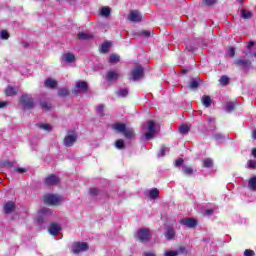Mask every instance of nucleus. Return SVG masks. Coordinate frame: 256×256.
<instances>
[{
    "instance_id": "nucleus-1",
    "label": "nucleus",
    "mask_w": 256,
    "mask_h": 256,
    "mask_svg": "<svg viewBox=\"0 0 256 256\" xmlns=\"http://www.w3.org/2000/svg\"><path fill=\"white\" fill-rule=\"evenodd\" d=\"M136 238L141 243H147V241H149V239H151V230L146 229V228H142V229L138 230L136 233Z\"/></svg>"
},
{
    "instance_id": "nucleus-2",
    "label": "nucleus",
    "mask_w": 256,
    "mask_h": 256,
    "mask_svg": "<svg viewBox=\"0 0 256 256\" xmlns=\"http://www.w3.org/2000/svg\"><path fill=\"white\" fill-rule=\"evenodd\" d=\"M145 77V69H143V66H136L132 72L130 79L132 81H141Z\"/></svg>"
},
{
    "instance_id": "nucleus-3",
    "label": "nucleus",
    "mask_w": 256,
    "mask_h": 256,
    "mask_svg": "<svg viewBox=\"0 0 256 256\" xmlns=\"http://www.w3.org/2000/svg\"><path fill=\"white\" fill-rule=\"evenodd\" d=\"M77 141V133L75 131H68V134L64 137L63 143L65 147H73Z\"/></svg>"
},
{
    "instance_id": "nucleus-4",
    "label": "nucleus",
    "mask_w": 256,
    "mask_h": 256,
    "mask_svg": "<svg viewBox=\"0 0 256 256\" xmlns=\"http://www.w3.org/2000/svg\"><path fill=\"white\" fill-rule=\"evenodd\" d=\"M20 103L23 105L24 109H33L35 105L33 97H31L30 94H23L20 98Z\"/></svg>"
},
{
    "instance_id": "nucleus-5",
    "label": "nucleus",
    "mask_w": 256,
    "mask_h": 256,
    "mask_svg": "<svg viewBox=\"0 0 256 256\" xmlns=\"http://www.w3.org/2000/svg\"><path fill=\"white\" fill-rule=\"evenodd\" d=\"M89 250V244L86 242H76L72 245V252L75 255H79V253H83V251Z\"/></svg>"
},
{
    "instance_id": "nucleus-6",
    "label": "nucleus",
    "mask_w": 256,
    "mask_h": 256,
    "mask_svg": "<svg viewBox=\"0 0 256 256\" xmlns=\"http://www.w3.org/2000/svg\"><path fill=\"white\" fill-rule=\"evenodd\" d=\"M44 203L46 205H59V203H61V196L47 194L44 196Z\"/></svg>"
},
{
    "instance_id": "nucleus-7",
    "label": "nucleus",
    "mask_w": 256,
    "mask_h": 256,
    "mask_svg": "<svg viewBox=\"0 0 256 256\" xmlns=\"http://www.w3.org/2000/svg\"><path fill=\"white\" fill-rule=\"evenodd\" d=\"M147 131L145 139H147V141H151V139L155 137V122L153 120H149L147 122Z\"/></svg>"
},
{
    "instance_id": "nucleus-8",
    "label": "nucleus",
    "mask_w": 256,
    "mask_h": 256,
    "mask_svg": "<svg viewBox=\"0 0 256 256\" xmlns=\"http://www.w3.org/2000/svg\"><path fill=\"white\" fill-rule=\"evenodd\" d=\"M87 82L85 81H78L76 83L75 88L72 90V93H74L75 95H79V93H87Z\"/></svg>"
},
{
    "instance_id": "nucleus-9",
    "label": "nucleus",
    "mask_w": 256,
    "mask_h": 256,
    "mask_svg": "<svg viewBox=\"0 0 256 256\" xmlns=\"http://www.w3.org/2000/svg\"><path fill=\"white\" fill-rule=\"evenodd\" d=\"M180 224L188 227V229H193L197 227V220L195 218H183L180 220Z\"/></svg>"
},
{
    "instance_id": "nucleus-10",
    "label": "nucleus",
    "mask_w": 256,
    "mask_h": 256,
    "mask_svg": "<svg viewBox=\"0 0 256 256\" xmlns=\"http://www.w3.org/2000/svg\"><path fill=\"white\" fill-rule=\"evenodd\" d=\"M234 65H236V67H239V69H249L251 62L249 61V59L239 58L234 61Z\"/></svg>"
},
{
    "instance_id": "nucleus-11",
    "label": "nucleus",
    "mask_w": 256,
    "mask_h": 256,
    "mask_svg": "<svg viewBox=\"0 0 256 256\" xmlns=\"http://www.w3.org/2000/svg\"><path fill=\"white\" fill-rule=\"evenodd\" d=\"M119 79V71L117 70H110L106 74V80L108 83H113L114 81H117Z\"/></svg>"
},
{
    "instance_id": "nucleus-12",
    "label": "nucleus",
    "mask_w": 256,
    "mask_h": 256,
    "mask_svg": "<svg viewBox=\"0 0 256 256\" xmlns=\"http://www.w3.org/2000/svg\"><path fill=\"white\" fill-rule=\"evenodd\" d=\"M51 209L49 208H42L38 211V217H37V222L41 225L43 223V217L47 215H51Z\"/></svg>"
},
{
    "instance_id": "nucleus-13",
    "label": "nucleus",
    "mask_w": 256,
    "mask_h": 256,
    "mask_svg": "<svg viewBox=\"0 0 256 256\" xmlns=\"http://www.w3.org/2000/svg\"><path fill=\"white\" fill-rule=\"evenodd\" d=\"M129 21L132 23H139L141 21V13L137 10H132L128 16Z\"/></svg>"
},
{
    "instance_id": "nucleus-14",
    "label": "nucleus",
    "mask_w": 256,
    "mask_h": 256,
    "mask_svg": "<svg viewBox=\"0 0 256 256\" xmlns=\"http://www.w3.org/2000/svg\"><path fill=\"white\" fill-rule=\"evenodd\" d=\"M57 183H59V177H57V175L52 174V175L46 177V179H45V185H47L48 187L57 185Z\"/></svg>"
},
{
    "instance_id": "nucleus-15",
    "label": "nucleus",
    "mask_w": 256,
    "mask_h": 256,
    "mask_svg": "<svg viewBox=\"0 0 256 256\" xmlns=\"http://www.w3.org/2000/svg\"><path fill=\"white\" fill-rule=\"evenodd\" d=\"M61 60L64 63H75V54L71 53V52H66L62 55Z\"/></svg>"
},
{
    "instance_id": "nucleus-16",
    "label": "nucleus",
    "mask_w": 256,
    "mask_h": 256,
    "mask_svg": "<svg viewBox=\"0 0 256 256\" xmlns=\"http://www.w3.org/2000/svg\"><path fill=\"white\" fill-rule=\"evenodd\" d=\"M185 253V247H180L177 250L166 251L164 256H178Z\"/></svg>"
},
{
    "instance_id": "nucleus-17",
    "label": "nucleus",
    "mask_w": 256,
    "mask_h": 256,
    "mask_svg": "<svg viewBox=\"0 0 256 256\" xmlns=\"http://www.w3.org/2000/svg\"><path fill=\"white\" fill-rule=\"evenodd\" d=\"M13 211H15V202L13 201H8L5 205H4V212L9 214V213H13Z\"/></svg>"
},
{
    "instance_id": "nucleus-18",
    "label": "nucleus",
    "mask_w": 256,
    "mask_h": 256,
    "mask_svg": "<svg viewBox=\"0 0 256 256\" xmlns=\"http://www.w3.org/2000/svg\"><path fill=\"white\" fill-rule=\"evenodd\" d=\"M50 235H59V231H61V226L59 224H52L48 229Z\"/></svg>"
},
{
    "instance_id": "nucleus-19",
    "label": "nucleus",
    "mask_w": 256,
    "mask_h": 256,
    "mask_svg": "<svg viewBox=\"0 0 256 256\" xmlns=\"http://www.w3.org/2000/svg\"><path fill=\"white\" fill-rule=\"evenodd\" d=\"M112 128L114 129V131H117L118 133H124L125 129H127V126L123 123H116L112 125Z\"/></svg>"
},
{
    "instance_id": "nucleus-20",
    "label": "nucleus",
    "mask_w": 256,
    "mask_h": 256,
    "mask_svg": "<svg viewBox=\"0 0 256 256\" xmlns=\"http://www.w3.org/2000/svg\"><path fill=\"white\" fill-rule=\"evenodd\" d=\"M123 135L126 139H133L135 137V130L133 128H125Z\"/></svg>"
},
{
    "instance_id": "nucleus-21",
    "label": "nucleus",
    "mask_w": 256,
    "mask_h": 256,
    "mask_svg": "<svg viewBox=\"0 0 256 256\" xmlns=\"http://www.w3.org/2000/svg\"><path fill=\"white\" fill-rule=\"evenodd\" d=\"M45 87H49L50 89H55L57 87V81L48 78L44 82Z\"/></svg>"
},
{
    "instance_id": "nucleus-22",
    "label": "nucleus",
    "mask_w": 256,
    "mask_h": 256,
    "mask_svg": "<svg viewBox=\"0 0 256 256\" xmlns=\"http://www.w3.org/2000/svg\"><path fill=\"white\" fill-rule=\"evenodd\" d=\"M17 91V88L8 86L5 90V94L8 95V97H13V95H17Z\"/></svg>"
},
{
    "instance_id": "nucleus-23",
    "label": "nucleus",
    "mask_w": 256,
    "mask_h": 256,
    "mask_svg": "<svg viewBox=\"0 0 256 256\" xmlns=\"http://www.w3.org/2000/svg\"><path fill=\"white\" fill-rule=\"evenodd\" d=\"M166 239L171 241V239H175V229L168 228L165 234Z\"/></svg>"
},
{
    "instance_id": "nucleus-24",
    "label": "nucleus",
    "mask_w": 256,
    "mask_h": 256,
    "mask_svg": "<svg viewBox=\"0 0 256 256\" xmlns=\"http://www.w3.org/2000/svg\"><path fill=\"white\" fill-rule=\"evenodd\" d=\"M100 15L102 17H109L111 15V8L102 7L101 10H100Z\"/></svg>"
},
{
    "instance_id": "nucleus-25",
    "label": "nucleus",
    "mask_w": 256,
    "mask_h": 256,
    "mask_svg": "<svg viewBox=\"0 0 256 256\" xmlns=\"http://www.w3.org/2000/svg\"><path fill=\"white\" fill-rule=\"evenodd\" d=\"M238 103L237 102H227L225 104V110L228 112V113H231V111H233V109H235V106L237 105Z\"/></svg>"
},
{
    "instance_id": "nucleus-26",
    "label": "nucleus",
    "mask_w": 256,
    "mask_h": 256,
    "mask_svg": "<svg viewBox=\"0 0 256 256\" xmlns=\"http://www.w3.org/2000/svg\"><path fill=\"white\" fill-rule=\"evenodd\" d=\"M248 187L251 191H256V176L250 178L248 182Z\"/></svg>"
},
{
    "instance_id": "nucleus-27",
    "label": "nucleus",
    "mask_w": 256,
    "mask_h": 256,
    "mask_svg": "<svg viewBox=\"0 0 256 256\" xmlns=\"http://www.w3.org/2000/svg\"><path fill=\"white\" fill-rule=\"evenodd\" d=\"M203 167L207 168V169H211V167H213V159L211 158H206L203 160Z\"/></svg>"
},
{
    "instance_id": "nucleus-28",
    "label": "nucleus",
    "mask_w": 256,
    "mask_h": 256,
    "mask_svg": "<svg viewBox=\"0 0 256 256\" xmlns=\"http://www.w3.org/2000/svg\"><path fill=\"white\" fill-rule=\"evenodd\" d=\"M169 153V148L162 146L157 154V157H165Z\"/></svg>"
},
{
    "instance_id": "nucleus-29",
    "label": "nucleus",
    "mask_w": 256,
    "mask_h": 256,
    "mask_svg": "<svg viewBox=\"0 0 256 256\" xmlns=\"http://www.w3.org/2000/svg\"><path fill=\"white\" fill-rule=\"evenodd\" d=\"M149 197L150 199H157L159 197V190L156 188H153L149 191Z\"/></svg>"
},
{
    "instance_id": "nucleus-30",
    "label": "nucleus",
    "mask_w": 256,
    "mask_h": 256,
    "mask_svg": "<svg viewBox=\"0 0 256 256\" xmlns=\"http://www.w3.org/2000/svg\"><path fill=\"white\" fill-rule=\"evenodd\" d=\"M202 104L204 107H211V97L210 96H203L202 97Z\"/></svg>"
},
{
    "instance_id": "nucleus-31",
    "label": "nucleus",
    "mask_w": 256,
    "mask_h": 256,
    "mask_svg": "<svg viewBox=\"0 0 256 256\" xmlns=\"http://www.w3.org/2000/svg\"><path fill=\"white\" fill-rule=\"evenodd\" d=\"M129 95V90L127 88L120 89L117 91V97H127Z\"/></svg>"
},
{
    "instance_id": "nucleus-32",
    "label": "nucleus",
    "mask_w": 256,
    "mask_h": 256,
    "mask_svg": "<svg viewBox=\"0 0 256 256\" xmlns=\"http://www.w3.org/2000/svg\"><path fill=\"white\" fill-rule=\"evenodd\" d=\"M119 61H120L119 55H117V54L110 55L109 63L115 64V63H119Z\"/></svg>"
},
{
    "instance_id": "nucleus-33",
    "label": "nucleus",
    "mask_w": 256,
    "mask_h": 256,
    "mask_svg": "<svg viewBox=\"0 0 256 256\" xmlns=\"http://www.w3.org/2000/svg\"><path fill=\"white\" fill-rule=\"evenodd\" d=\"M91 35L90 34H88V33H85V32H80L79 34H78V38L79 39H81L82 41H85V40H87V39H91Z\"/></svg>"
},
{
    "instance_id": "nucleus-34",
    "label": "nucleus",
    "mask_w": 256,
    "mask_h": 256,
    "mask_svg": "<svg viewBox=\"0 0 256 256\" xmlns=\"http://www.w3.org/2000/svg\"><path fill=\"white\" fill-rule=\"evenodd\" d=\"M59 97H67L69 95V90L67 88H60L58 90Z\"/></svg>"
},
{
    "instance_id": "nucleus-35",
    "label": "nucleus",
    "mask_w": 256,
    "mask_h": 256,
    "mask_svg": "<svg viewBox=\"0 0 256 256\" xmlns=\"http://www.w3.org/2000/svg\"><path fill=\"white\" fill-rule=\"evenodd\" d=\"M182 171L185 175H193V168L191 166H183Z\"/></svg>"
},
{
    "instance_id": "nucleus-36",
    "label": "nucleus",
    "mask_w": 256,
    "mask_h": 256,
    "mask_svg": "<svg viewBox=\"0 0 256 256\" xmlns=\"http://www.w3.org/2000/svg\"><path fill=\"white\" fill-rule=\"evenodd\" d=\"M0 39L7 41V39H9V32L7 30H1Z\"/></svg>"
},
{
    "instance_id": "nucleus-37",
    "label": "nucleus",
    "mask_w": 256,
    "mask_h": 256,
    "mask_svg": "<svg viewBox=\"0 0 256 256\" xmlns=\"http://www.w3.org/2000/svg\"><path fill=\"white\" fill-rule=\"evenodd\" d=\"M109 47H111L109 42L102 44L100 48L101 53H107V51H109Z\"/></svg>"
},
{
    "instance_id": "nucleus-38",
    "label": "nucleus",
    "mask_w": 256,
    "mask_h": 256,
    "mask_svg": "<svg viewBox=\"0 0 256 256\" xmlns=\"http://www.w3.org/2000/svg\"><path fill=\"white\" fill-rule=\"evenodd\" d=\"M179 133H181L182 135H187V133H189V126L187 125L180 126Z\"/></svg>"
},
{
    "instance_id": "nucleus-39",
    "label": "nucleus",
    "mask_w": 256,
    "mask_h": 256,
    "mask_svg": "<svg viewBox=\"0 0 256 256\" xmlns=\"http://www.w3.org/2000/svg\"><path fill=\"white\" fill-rule=\"evenodd\" d=\"M115 147L116 149H125V141H123L122 139L117 140L115 143Z\"/></svg>"
},
{
    "instance_id": "nucleus-40",
    "label": "nucleus",
    "mask_w": 256,
    "mask_h": 256,
    "mask_svg": "<svg viewBox=\"0 0 256 256\" xmlns=\"http://www.w3.org/2000/svg\"><path fill=\"white\" fill-rule=\"evenodd\" d=\"M241 17L243 19H251V17H253V14L249 11L242 10Z\"/></svg>"
},
{
    "instance_id": "nucleus-41",
    "label": "nucleus",
    "mask_w": 256,
    "mask_h": 256,
    "mask_svg": "<svg viewBox=\"0 0 256 256\" xmlns=\"http://www.w3.org/2000/svg\"><path fill=\"white\" fill-rule=\"evenodd\" d=\"M219 83L222 84L223 86L225 85H229V77L227 76H222L220 79H219Z\"/></svg>"
},
{
    "instance_id": "nucleus-42",
    "label": "nucleus",
    "mask_w": 256,
    "mask_h": 256,
    "mask_svg": "<svg viewBox=\"0 0 256 256\" xmlns=\"http://www.w3.org/2000/svg\"><path fill=\"white\" fill-rule=\"evenodd\" d=\"M199 87V82L195 79H192L189 84L190 89H197Z\"/></svg>"
},
{
    "instance_id": "nucleus-43",
    "label": "nucleus",
    "mask_w": 256,
    "mask_h": 256,
    "mask_svg": "<svg viewBox=\"0 0 256 256\" xmlns=\"http://www.w3.org/2000/svg\"><path fill=\"white\" fill-rule=\"evenodd\" d=\"M39 129H43L44 131H51L52 127L49 124H38Z\"/></svg>"
},
{
    "instance_id": "nucleus-44",
    "label": "nucleus",
    "mask_w": 256,
    "mask_h": 256,
    "mask_svg": "<svg viewBox=\"0 0 256 256\" xmlns=\"http://www.w3.org/2000/svg\"><path fill=\"white\" fill-rule=\"evenodd\" d=\"M248 169H256V160H249L247 162Z\"/></svg>"
},
{
    "instance_id": "nucleus-45",
    "label": "nucleus",
    "mask_w": 256,
    "mask_h": 256,
    "mask_svg": "<svg viewBox=\"0 0 256 256\" xmlns=\"http://www.w3.org/2000/svg\"><path fill=\"white\" fill-rule=\"evenodd\" d=\"M186 49L188 51H190L191 53L197 51V45H189V44H186Z\"/></svg>"
},
{
    "instance_id": "nucleus-46",
    "label": "nucleus",
    "mask_w": 256,
    "mask_h": 256,
    "mask_svg": "<svg viewBox=\"0 0 256 256\" xmlns=\"http://www.w3.org/2000/svg\"><path fill=\"white\" fill-rule=\"evenodd\" d=\"M41 107L42 109H44L45 111H49L51 109V104L47 103V102H42L41 103Z\"/></svg>"
},
{
    "instance_id": "nucleus-47",
    "label": "nucleus",
    "mask_w": 256,
    "mask_h": 256,
    "mask_svg": "<svg viewBox=\"0 0 256 256\" xmlns=\"http://www.w3.org/2000/svg\"><path fill=\"white\" fill-rule=\"evenodd\" d=\"M103 111H105V105L100 104L97 106V113H99V115H103Z\"/></svg>"
},
{
    "instance_id": "nucleus-48",
    "label": "nucleus",
    "mask_w": 256,
    "mask_h": 256,
    "mask_svg": "<svg viewBox=\"0 0 256 256\" xmlns=\"http://www.w3.org/2000/svg\"><path fill=\"white\" fill-rule=\"evenodd\" d=\"M244 256H255V251H253L251 249H246L244 251Z\"/></svg>"
},
{
    "instance_id": "nucleus-49",
    "label": "nucleus",
    "mask_w": 256,
    "mask_h": 256,
    "mask_svg": "<svg viewBox=\"0 0 256 256\" xmlns=\"http://www.w3.org/2000/svg\"><path fill=\"white\" fill-rule=\"evenodd\" d=\"M203 3H205V5L209 7L211 5H215V3H217V0H203Z\"/></svg>"
},
{
    "instance_id": "nucleus-50",
    "label": "nucleus",
    "mask_w": 256,
    "mask_h": 256,
    "mask_svg": "<svg viewBox=\"0 0 256 256\" xmlns=\"http://www.w3.org/2000/svg\"><path fill=\"white\" fill-rule=\"evenodd\" d=\"M215 141H223L225 139V136H222L220 133L214 134Z\"/></svg>"
},
{
    "instance_id": "nucleus-51",
    "label": "nucleus",
    "mask_w": 256,
    "mask_h": 256,
    "mask_svg": "<svg viewBox=\"0 0 256 256\" xmlns=\"http://www.w3.org/2000/svg\"><path fill=\"white\" fill-rule=\"evenodd\" d=\"M228 55H229V57H235V48L234 47L229 48Z\"/></svg>"
},
{
    "instance_id": "nucleus-52",
    "label": "nucleus",
    "mask_w": 256,
    "mask_h": 256,
    "mask_svg": "<svg viewBox=\"0 0 256 256\" xmlns=\"http://www.w3.org/2000/svg\"><path fill=\"white\" fill-rule=\"evenodd\" d=\"M215 210H213V209H207V210H205V212H204V215L206 216V217H210V215H213V212H214Z\"/></svg>"
},
{
    "instance_id": "nucleus-53",
    "label": "nucleus",
    "mask_w": 256,
    "mask_h": 256,
    "mask_svg": "<svg viewBox=\"0 0 256 256\" xmlns=\"http://www.w3.org/2000/svg\"><path fill=\"white\" fill-rule=\"evenodd\" d=\"M141 35H143L144 37H151V32L147 31V30H144V31L141 32Z\"/></svg>"
},
{
    "instance_id": "nucleus-54",
    "label": "nucleus",
    "mask_w": 256,
    "mask_h": 256,
    "mask_svg": "<svg viewBox=\"0 0 256 256\" xmlns=\"http://www.w3.org/2000/svg\"><path fill=\"white\" fill-rule=\"evenodd\" d=\"M99 193V189H97V188H91L90 189V194L91 195H97Z\"/></svg>"
},
{
    "instance_id": "nucleus-55",
    "label": "nucleus",
    "mask_w": 256,
    "mask_h": 256,
    "mask_svg": "<svg viewBox=\"0 0 256 256\" xmlns=\"http://www.w3.org/2000/svg\"><path fill=\"white\" fill-rule=\"evenodd\" d=\"M181 165H183V159H178L175 161V166L176 167H181Z\"/></svg>"
},
{
    "instance_id": "nucleus-56",
    "label": "nucleus",
    "mask_w": 256,
    "mask_h": 256,
    "mask_svg": "<svg viewBox=\"0 0 256 256\" xmlns=\"http://www.w3.org/2000/svg\"><path fill=\"white\" fill-rule=\"evenodd\" d=\"M15 171H16L17 173H26V172H27V169H25V168H15Z\"/></svg>"
},
{
    "instance_id": "nucleus-57",
    "label": "nucleus",
    "mask_w": 256,
    "mask_h": 256,
    "mask_svg": "<svg viewBox=\"0 0 256 256\" xmlns=\"http://www.w3.org/2000/svg\"><path fill=\"white\" fill-rule=\"evenodd\" d=\"M8 102L2 101L0 102V109H3V107H7Z\"/></svg>"
},
{
    "instance_id": "nucleus-58",
    "label": "nucleus",
    "mask_w": 256,
    "mask_h": 256,
    "mask_svg": "<svg viewBox=\"0 0 256 256\" xmlns=\"http://www.w3.org/2000/svg\"><path fill=\"white\" fill-rule=\"evenodd\" d=\"M252 156L256 159V148L252 149Z\"/></svg>"
},
{
    "instance_id": "nucleus-59",
    "label": "nucleus",
    "mask_w": 256,
    "mask_h": 256,
    "mask_svg": "<svg viewBox=\"0 0 256 256\" xmlns=\"http://www.w3.org/2000/svg\"><path fill=\"white\" fill-rule=\"evenodd\" d=\"M5 166L11 167V165H13L11 162H4Z\"/></svg>"
},
{
    "instance_id": "nucleus-60",
    "label": "nucleus",
    "mask_w": 256,
    "mask_h": 256,
    "mask_svg": "<svg viewBox=\"0 0 256 256\" xmlns=\"http://www.w3.org/2000/svg\"><path fill=\"white\" fill-rule=\"evenodd\" d=\"M252 137H253V139L256 140V130L253 132Z\"/></svg>"
},
{
    "instance_id": "nucleus-61",
    "label": "nucleus",
    "mask_w": 256,
    "mask_h": 256,
    "mask_svg": "<svg viewBox=\"0 0 256 256\" xmlns=\"http://www.w3.org/2000/svg\"><path fill=\"white\" fill-rule=\"evenodd\" d=\"M209 121H215V119H213V118H210V119H209Z\"/></svg>"
},
{
    "instance_id": "nucleus-62",
    "label": "nucleus",
    "mask_w": 256,
    "mask_h": 256,
    "mask_svg": "<svg viewBox=\"0 0 256 256\" xmlns=\"http://www.w3.org/2000/svg\"><path fill=\"white\" fill-rule=\"evenodd\" d=\"M239 1V3H243V0H238Z\"/></svg>"
},
{
    "instance_id": "nucleus-63",
    "label": "nucleus",
    "mask_w": 256,
    "mask_h": 256,
    "mask_svg": "<svg viewBox=\"0 0 256 256\" xmlns=\"http://www.w3.org/2000/svg\"><path fill=\"white\" fill-rule=\"evenodd\" d=\"M250 47H253V42H252V43H250Z\"/></svg>"
},
{
    "instance_id": "nucleus-64",
    "label": "nucleus",
    "mask_w": 256,
    "mask_h": 256,
    "mask_svg": "<svg viewBox=\"0 0 256 256\" xmlns=\"http://www.w3.org/2000/svg\"><path fill=\"white\" fill-rule=\"evenodd\" d=\"M254 57H256V52L254 53Z\"/></svg>"
}]
</instances>
